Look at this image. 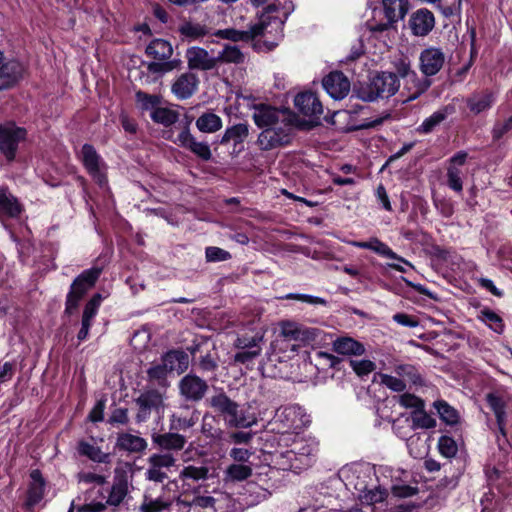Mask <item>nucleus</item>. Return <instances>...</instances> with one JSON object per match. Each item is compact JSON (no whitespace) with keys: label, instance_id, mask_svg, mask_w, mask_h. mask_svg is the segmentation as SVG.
<instances>
[{"label":"nucleus","instance_id":"39448f33","mask_svg":"<svg viewBox=\"0 0 512 512\" xmlns=\"http://www.w3.org/2000/svg\"><path fill=\"white\" fill-rule=\"evenodd\" d=\"M26 130L13 122L0 125V152L7 161L15 159L19 143L26 138Z\"/></svg>","mask_w":512,"mask_h":512},{"label":"nucleus","instance_id":"ea45409f","mask_svg":"<svg viewBox=\"0 0 512 512\" xmlns=\"http://www.w3.org/2000/svg\"><path fill=\"white\" fill-rule=\"evenodd\" d=\"M146 54L156 60H167L173 54L171 44L163 39H155L146 48Z\"/></svg>","mask_w":512,"mask_h":512},{"label":"nucleus","instance_id":"5fc2aeb1","mask_svg":"<svg viewBox=\"0 0 512 512\" xmlns=\"http://www.w3.org/2000/svg\"><path fill=\"white\" fill-rule=\"evenodd\" d=\"M447 185L455 192H461L463 189L462 171L453 165L447 168Z\"/></svg>","mask_w":512,"mask_h":512},{"label":"nucleus","instance_id":"72a5a7b5","mask_svg":"<svg viewBox=\"0 0 512 512\" xmlns=\"http://www.w3.org/2000/svg\"><path fill=\"white\" fill-rule=\"evenodd\" d=\"M129 493V483L125 476L115 477L106 504L118 507Z\"/></svg>","mask_w":512,"mask_h":512},{"label":"nucleus","instance_id":"338daca9","mask_svg":"<svg viewBox=\"0 0 512 512\" xmlns=\"http://www.w3.org/2000/svg\"><path fill=\"white\" fill-rule=\"evenodd\" d=\"M398 402L401 406L405 408H412L414 410H418L420 408H424V402L419 397L414 394L404 393L397 397Z\"/></svg>","mask_w":512,"mask_h":512},{"label":"nucleus","instance_id":"aec40b11","mask_svg":"<svg viewBox=\"0 0 512 512\" xmlns=\"http://www.w3.org/2000/svg\"><path fill=\"white\" fill-rule=\"evenodd\" d=\"M179 506L185 509V512H214V495H194L190 498L188 495L179 497L177 500Z\"/></svg>","mask_w":512,"mask_h":512},{"label":"nucleus","instance_id":"49530a36","mask_svg":"<svg viewBox=\"0 0 512 512\" xmlns=\"http://www.w3.org/2000/svg\"><path fill=\"white\" fill-rule=\"evenodd\" d=\"M218 63H233L241 64L245 60V55L236 45H225L218 56H216Z\"/></svg>","mask_w":512,"mask_h":512},{"label":"nucleus","instance_id":"6e6552de","mask_svg":"<svg viewBox=\"0 0 512 512\" xmlns=\"http://www.w3.org/2000/svg\"><path fill=\"white\" fill-rule=\"evenodd\" d=\"M309 422V417L298 405L280 407L275 413V423H279L285 432L290 430L298 432L306 427Z\"/></svg>","mask_w":512,"mask_h":512},{"label":"nucleus","instance_id":"6ab92c4d","mask_svg":"<svg viewBox=\"0 0 512 512\" xmlns=\"http://www.w3.org/2000/svg\"><path fill=\"white\" fill-rule=\"evenodd\" d=\"M177 143L203 160H209L212 156L210 147L205 142L196 141L195 137L190 133L188 124L183 128L177 137Z\"/></svg>","mask_w":512,"mask_h":512},{"label":"nucleus","instance_id":"bf43d9fd","mask_svg":"<svg viewBox=\"0 0 512 512\" xmlns=\"http://www.w3.org/2000/svg\"><path fill=\"white\" fill-rule=\"evenodd\" d=\"M440 453L447 457H454L458 451L456 442L449 436H441L438 442Z\"/></svg>","mask_w":512,"mask_h":512},{"label":"nucleus","instance_id":"c9c22d12","mask_svg":"<svg viewBox=\"0 0 512 512\" xmlns=\"http://www.w3.org/2000/svg\"><path fill=\"white\" fill-rule=\"evenodd\" d=\"M384 15L390 22L403 19L409 10L408 0H383Z\"/></svg>","mask_w":512,"mask_h":512},{"label":"nucleus","instance_id":"680f3d73","mask_svg":"<svg viewBox=\"0 0 512 512\" xmlns=\"http://www.w3.org/2000/svg\"><path fill=\"white\" fill-rule=\"evenodd\" d=\"M393 431L397 436L402 439H406L409 434L413 431L411 429V423L409 417H401L393 421L392 424Z\"/></svg>","mask_w":512,"mask_h":512},{"label":"nucleus","instance_id":"f8f14e48","mask_svg":"<svg viewBox=\"0 0 512 512\" xmlns=\"http://www.w3.org/2000/svg\"><path fill=\"white\" fill-rule=\"evenodd\" d=\"M180 395L188 401L199 402L201 401L207 391V382L195 374H187L179 381Z\"/></svg>","mask_w":512,"mask_h":512},{"label":"nucleus","instance_id":"7c9ffc66","mask_svg":"<svg viewBox=\"0 0 512 512\" xmlns=\"http://www.w3.org/2000/svg\"><path fill=\"white\" fill-rule=\"evenodd\" d=\"M452 112L453 108L450 106H445L435 111L432 115L423 120L416 131L424 135L432 133Z\"/></svg>","mask_w":512,"mask_h":512},{"label":"nucleus","instance_id":"09e8293b","mask_svg":"<svg viewBox=\"0 0 512 512\" xmlns=\"http://www.w3.org/2000/svg\"><path fill=\"white\" fill-rule=\"evenodd\" d=\"M151 118L156 123L162 124L164 126H170L177 121L178 113L169 108L156 107L151 112Z\"/></svg>","mask_w":512,"mask_h":512},{"label":"nucleus","instance_id":"0eeeda50","mask_svg":"<svg viewBox=\"0 0 512 512\" xmlns=\"http://www.w3.org/2000/svg\"><path fill=\"white\" fill-rule=\"evenodd\" d=\"M318 452V442L314 439H297L291 450L284 455L290 460V468L299 469L300 465L310 466Z\"/></svg>","mask_w":512,"mask_h":512},{"label":"nucleus","instance_id":"a211bd4d","mask_svg":"<svg viewBox=\"0 0 512 512\" xmlns=\"http://www.w3.org/2000/svg\"><path fill=\"white\" fill-rule=\"evenodd\" d=\"M188 67L192 70L208 71L217 66V59L200 47H191L186 51Z\"/></svg>","mask_w":512,"mask_h":512},{"label":"nucleus","instance_id":"7ed1b4c3","mask_svg":"<svg viewBox=\"0 0 512 512\" xmlns=\"http://www.w3.org/2000/svg\"><path fill=\"white\" fill-rule=\"evenodd\" d=\"M101 273V268L93 267L83 271L74 279L65 301V313L67 315H72L78 309L80 301L95 285Z\"/></svg>","mask_w":512,"mask_h":512},{"label":"nucleus","instance_id":"e2e57ef3","mask_svg":"<svg viewBox=\"0 0 512 512\" xmlns=\"http://www.w3.org/2000/svg\"><path fill=\"white\" fill-rule=\"evenodd\" d=\"M205 257L207 262H221L231 258V254L219 247L210 246L205 250Z\"/></svg>","mask_w":512,"mask_h":512},{"label":"nucleus","instance_id":"ddd939ff","mask_svg":"<svg viewBox=\"0 0 512 512\" xmlns=\"http://www.w3.org/2000/svg\"><path fill=\"white\" fill-rule=\"evenodd\" d=\"M446 57L441 48L428 47L419 55V69L426 77L436 75L443 68Z\"/></svg>","mask_w":512,"mask_h":512},{"label":"nucleus","instance_id":"a878e982","mask_svg":"<svg viewBox=\"0 0 512 512\" xmlns=\"http://www.w3.org/2000/svg\"><path fill=\"white\" fill-rule=\"evenodd\" d=\"M431 86V81L429 77H420L416 72L413 73V76H410L406 81H404V90L408 91L406 98L403 99V102H410L417 99L423 93H425L429 87Z\"/></svg>","mask_w":512,"mask_h":512},{"label":"nucleus","instance_id":"2f4dec72","mask_svg":"<svg viewBox=\"0 0 512 512\" xmlns=\"http://www.w3.org/2000/svg\"><path fill=\"white\" fill-rule=\"evenodd\" d=\"M486 401L494 412L497 425L500 433L505 436V424H506V402L504 398L497 393H489L486 396Z\"/></svg>","mask_w":512,"mask_h":512},{"label":"nucleus","instance_id":"c03bdc74","mask_svg":"<svg viewBox=\"0 0 512 512\" xmlns=\"http://www.w3.org/2000/svg\"><path fill=\"white\" fill-rule=\"evenodd\" d=\"M225 481L241 482L252 475L251 464L233 463L229 465L225 472Z\"/></svg>","mask_w":512,"mask_h":512},{"label":"nucleus","instance_id":"58836bf2","mask_svg":"<svg viewBox=\"0 0 512 512\" xmlns=\"http://www.w3.org/2000/svg\"><path fill=\"white\" fill-rule=\"evenodd\" d=\"M30 477L31 484L28 489V504L36 505L42 500L44 496L45 481L39 470H33L30 474Z\"/></svg>","mask_w":512,"mask_h":512},{"label":"nucleus","instance_id":"052dcab7","mask_svg":"<svg viewBox=\"0 0 512 512\" xmlns=\"http://www.w3.org/2000/svg\"><path fill=\"white\" fill-rule=\"evenodd\" d=\"M380 382L395 392H403L406 389V383L398 376L380 374Z\"/></svg>","mask_w":512,"mask_h":512},{"label":"nucleus","instance_id":"864d4df0","mask_svg":"<svg viewBox=\"0 0 512 512\" xmlns=\"http://www.w3.org/2000/svg\"><path fill=\"white\" fill-rule=\"evenodd\" d=\"M179 32L181 35L191 39L203 37L208 33L205 26L192 22H185L182 24L179 27Z\"/></svg>","mask_w":512,"mask_h":512},{"label":"nucleus","instance_id":"5701e85b","mask_svg":"<svg viewBox=\"0 0 512 512\" xmlns=\"http://www.w3.org/2000/svg\"><path fill=\"white\" fill-rule=\"evenodd\" d=\"M102 296L95 294L86 304L82 313L81 328L77 334L79 341H84L89 335V330L92 325V321L98 313V309L101 305Z\"/></svg>","mask_w":512,"mask_h":512},{"label":"nucleus","instance_id":"69168bd1","mask_svg":"<svg viewBox=\"0 0 512 512\" xmlns=\"http://www.w3.org/2000/svg\"><path fill=\"white\" fill-rule=\"evenodd\" d=\"M350 366L358 376H365L375 370L376 365L371 360H351Z\"/></svg>","mask_w":512,"mask_h":512},{"label":"nucleus","instance_id":"9d476101","mask_svg":"<svg viewBox=\"0 0 512 512\" xmlns=\"http://www.w3.org/2000/svg\"><path fill=\"white\" fill-rule=\"evenodd\" d=\"M252 118L255 124L263 129L290 122L284 111L267 104L254 105Z\"/></svg>","mask_w":512,"mask_h":512},{"label":"nucleus","instance_id":"c756f323","mask_svg":"<svg viewBox=\"0 0 512 512\" xmlns=\"http://www.w3.org/2000/svg\"><path fill=\"white\" fill-rule=\"evenodd\" d=\"M162 362L169 372L183 373L189 365V356L182 350H170L162 356Z\"/></svg>","mask_w":512,"mask_h":512},{"label":"nucleus","instance_id":"de8ad7c7","mask_svg":"<svg viewBox=\"0 0 512 512\" xmlns=\"http://www.w3.org/2000/svg\"><path fill=\"white\" fill-rule=\"evenodd\" d=\"M411 429H430L436 426V421L433 417L424 411V408L413 410L410 417Z\"/></svg>","mask_w":512,"mask_h":512},{"label":"nucleus","instance_id":"4468645a","mask_svg":"<svg viewBox=\"0 0 512 512\" xmlns=\"http://www.w3.org/2000/svg\"><path fill=\"white\" fill-rule=\"evenodd\" d=\"M265 15L262 16L259 23L253 25L248 30H236V29H223L218 30L215 35L222 39H228L234 42L237 41H249L258 36L265 35L266 29L270 23H267Z\"/></svg>","mask_w":512,"mask_h":512},{"label":"nucleus","instance_id":"f03ea898","mask_svg":"<svg viewBox=\"0 0 512 512\" xmlns=\"http://www.w3.org/2000/svg\"><path fill=\"white\" fill-rule=\"evenodd\" d=\"M400 82L391 72H381L372 77L368 83L361 85L356 93L359 99L373 102L379 98H389L397 93Z\"/></svg>","mask_w":512,"mask_h":512},{"label":"nucleus","instance_id":"c85d7f7f","mask_svg":"<svg viewBox=\"0 0 512 512\" xmlns=\"http://www.w3.org/2000/svg\"><path fill=\"white\" fill-rule=\"evenodd\" d=\"M210 469L205 463L188 464L179 472V479L183 483L205 481L209 478Z\"/></svg>","mask_w":512,"mask_h":512},{"label":"nucleus","instance_id":"6e6d98bb","mask_svg":"<svg viewBox=\"0 0 512 512\" xmlns=\"http://www.w3.org/2000/svg\"><path fill=\"white\" fill-rule=\"evenodd\" d=\"M135 97L137 103L143 110H154L160 103V97L158 95L147 94L143 91H137Z\"/></svg>","mask_w":512,"mask_h":512},{"label":"nucleus","instance_id":"0e129e2a","mask_svg":"<svg viewBox=\"0 0 512 512\" xmlns=\"http://www.w3.org/2000/svg\"><path fill=\"white\" fill-rule=\"evenodd\" d=\"M169 507H170V502L165 501L161 498H157V499L145 500L142 503L140 510L142 512H161L163 510L168 509Z\"/></svg>","mask_w":512,"mask_h":512},{"label":"nucleus","instance_id":"cd10ccee","mask_svg":"<svg viewBox=\"0 0 512 512\" xmlns=\"http://www.w3.org/2000/svg\"><path fill=\"white\" fill-rule=\"evenodd\" d=\"M22 212V206L8 188H0V218H16Z\"/></svg>","mask_w":512,"mask_h":512},{"label":"nucleus","instance_id":"473e14b6","mask_svg":"<svg viewBox=\"0 0 512 512\" xmlns=\"http://www.w3.org/2000/svg\"><path fill=\"white\" fill-rule=\"evenodd\" d=\"M147 445V441L144 438L130 433H120L116 441V446L120 450L130 453L143 452Z\"/></svg>","mask_w":512,"mask_h":512},{"label":"nucleus","instance_id":"f3484780","mask_svg":"<svg viewBox=\"0 0 512 512\" xmlns=\"http://www.w3.org/2000/svg\"><path fill=\"white\" fill-rule=\"evenodd\" d=\"M435 26V17L433 13L426 9L421 8L413 12L409 19V27L415 36L428 35Z\"/></svg>","mask_w":512,"mask_h":512},{"label":"nucleus","instance_id":"4c0bfd02","mask_svg":"<svg viewBox=\"0 0 512 512\" xmlns=\"http://www.w3.org/2000/svg\"><path fill=\"white\" fill-rule=\"evenodd\" d=\"M249 135V126L246 123H238L226 128L220 143L226 145L233 143L235 146L244 142Z\"/></svg>","mask_w":512,"mask_h":512},{"label":"nucleus","instance_id":"bb28decb","mask_svg":"<svg viewBox=\"0 0 512 512\" xmlns=\"http://www.w3.org/2000/svg\"><path fill=\"white\" fill-rule=\"evenodd\" d=\"M334 352L346 356H361L365 353V347L362 343L352 337H338L332 343Z\"/></svg>","mask_w":512,"mask_h":512},{"label":"nucleus","instance_id":"a19ab883","mask_svg":"<svg viewBox=\"0 0 512 512\" xmlns=\"http://www.w3.org/2000/svg\"><path fill=\"white\" fill-rule=\"evenodd\" d=\"M222 119L213 112H206L196 120V127L203 133H215L222 128Z\"/></svg>","mask_w":512,"mask_h":512},{"label":"nucleus","instance_id":"dca6fc26","mask_svg":"<svg viewBox=\"0 0 512 512\" xmlns=\"http://www.w3.org/2000/svg\"><path fill=\"white\" fill-rule=\"evenodd\" d=\"M24 71L23 64L14 58L0 65V90L15 86L23 78Z\"/></svg>","mask_w":512,"mask_h":512},{"label":"nucleus","instance_id":"79ce46f5","mask_svg":"<svg viewBox=\"0 0 512 512\" xmlns=\"http://www.w3.org/2000/svg\"><path fill=\"white\" fill-rule=\"evenodd\" d=\"M78 452L80 455L86 456L90 460L97 462V463H109L110 462V454L104 453L102 450L94 446L93 444H90L86 441H80L78 443Z\"/></svg>","mask_w":512,"mask_h":512},{"label":"nucleus","instance_id":"b1692460","mask_svg":"<svg viewBox=\"0 0 512 512\" xmlns=\"http://www.w3.org/2000/svg\"><path fill=\"white\" fill-rule=\"evenodd\" d=\"M200 412L195 408L188 406L181 409L179 412H175L170 417V428L171 430H188L192 428L199 420Z\"/></svg>","mask_w":512,"mask_h":512},{"label":"nucleus","instance_id":"603ef678","mask_svg":"<svg viewBox=\"0 0 512 512\" xmlns=\"http://www.w3.org/2000/svg\"><path fill=\"white\" fill-rule=\"evenodd\" d=\"M214 512H231L235 505L234 499L228 493L213 491Z\"/></svg>","mask_w":512,"mask_h":512},{"label":"nucleus","instance_id":"37998d69","mask_svg":"<svg viewBox=\"0 0 512 512\" xmlns=\"http://www.w3.org/2000/svg\"><path fill=\"white\" fill-rule=\"evenodd\" d=\"M494 102V96L490 92L475 94L467 99V106L474 114L488 110Z\"/></svg>","mask_w":512,"mask_h":512},{"label":"nucleus","instance_id":"9b49d317","mask_svg":"<svg viewBox=\"0 0 512 512\" xmlns=\"http://www.w3.org/2000/svg\"><path fill=\"white\" fill-rule=\"evenodd\" d=\"M135 402L139 408L135 419L138 423H141L150 417L152 410H159L164 407V395L156 389H149L143 391L135 399Z\"/></svg>","mask_w":512,"mask_h":512},{"label":"nucleus","instance_id":"8fccbe9b","mask_svg":"<svg viewBox=\"0 0 512 512\" xmlns=\"http://www.w3.org/2000/svg\"><path fill=\"white\" fill-rule=\"evenodd\" d=\"M396 375L404 380V382H410L413 384H418L421 382V377L415 366L410 364H400L395 366L394 369Z\"/></svg>","mask_w":512,"mask_h":512},{"label":"nucleus","instance_id":"2eb2a0df","mask_svg":"<svg viewBox=\"0 0 512 512\" xmlns=\"http://www.w3.org/2000/svg\"><path fill=\"white\" fill-rule=\"evenodd\" d=\"M322 85L326 92L336 100L343 99L350 91V81L340 71L330 72L323 78Z\"/></svg>","mask_w":512,"mask_h":512},{"label":"nucleus","instance_id":"3c124183","mask_svg":"<svg viewBox=\"0 0 512 512\" xmlns=\"http://www.w3.org/2000/svg\"><path fill=\"white\" fill-rule=\"evenodd\" d=\"M440 418L448 425H454L459 420L458 412L444 401H437L434 404Z\"/></svg>","mask_w":512,"mask_h":512},{"label":"nucleus","instance_id":"20e7f679","mask_svg":"<svg viewBox=\"0 0 512 512\" xmlns=\"http://www.w3.org/2000/svg\"><path fill=\"white\" fill-rule=\"evenodd\" d=\"M293 126L290 122L263 129L257 138L260 150L270 151L285 145L292 140Z\"/></svg>","mask_w":512,"mask_h":512},{"label":"nucleus","instance_id":"4be33fe9","mask_svg":"<svg viewBox=\"0 0 512 512\" xmlns=\"http://www.w3.org/2000/svg\"><path fill=\"white\" fill-rule=\"evenodd\" d=\"M280 336L285 341H307L315 339L316 331L303 328L296 322L283 321L280 323Z\"/></svg>","mask_w":512,"mask_h":512},{"label":"nucleus","instance_id":"f257e3e1","mask_svg":"<svg viewBox=\"0 0 512 512\" xmlns=\"http://www.w3.org/2000/svg\"><path fill=\"white\" fill-rule=\"evenodd\" d=\"M206 404L219 416L223 417L225 423L233 428H250L257 423L254 414L241 409L240 405L232 400L223 389H218L206 400Z\"/></svg>","mask_w":512,"mask_h":512},{"label":"nucleus","instance_id":"a18cd8bd","mask_svg":"<svg viewBox=\"0 0 512 512\" xmlns=\"http://www.w3.org/2000/svg\"><path fill=\"white\" fill-rule=\"evenodd\" d=\"M367 249L374 251L375 253L404 263L405 265L412 267L410 262L405 260L403 257L397 255L387 244L380 241L378 238H372L368 241Z\"/></svg>","mask_w":512,"mask_h":512},{"label":"nucleus","instance_id":"1a4fd4ad","mask_svg":"<svg viewBox=\"0 0 512 512\" xmlns=\"http://www.w3.org/2000/svg\"><path fill=\"white\" fill-rule=\"evenodd\" d=\"M80 153L82 163L87 172L100 186L106 185V164L95 148L90 144H84Z\"/></svg>","mask_w":512,"mask_h":512},{"label":"nucleus","instance_id":"4d7b16f0","mask_svg":"<svg viewBox=\"0 0 512 512\" xmlns=\"http://www.w3.org/2000/svg\"><path fill=\"white\" fill-rule=\"evenodd\" d=\"M480 318L483 322L487 323L490 326V328H492L495 332L501 333L503 331L504 325L502 319L492 310H482Z\"/></svg>","mask_w":512,"mask_h":512},{"label":"nucleus","instance_id":"412c9836","mask_svg":"<svg viewBox=\"0 0 512 512\" xmlns=\"http://www.w3.org/2000/svg\"><path fill=\"white\" fill-rule=\"evenodd\" d=\"M294 105L304 116L319 117L322 112V104L312 92H302L295 96Z\"/></svg>","mask_w":512,"mask_h":512},{"label":"nucleus","instance_id":"393cba45","mask_svg":"<svg viewBox=\"0 0 512 512\" xmlns=\"http://www.w3.org/2000/svg\"><path fill=\"white\" fill-rule=\"evenodd\" d=\"M198 79L191 73L179 76L172 85L173 94L180 100L190 98L197 89Z\"/></svg>","mask_w":512,"mask_h":512},{"label":"nucleus","instance_id":"423d86ee","mask_svg":"<svg viewBox=\"0 0 512 512\" xmlns=\"http://www.w3.org/2000/svg\"><path fill=\"white\" fill-rule=\"evenodd\" d=\"M175 465L176 458L171 453H154L147 459L145 478L155 483H163L169 478V473Z\"/></svg>","mask_w":512,"mask_h":512},{"label":"nucleus","instance_id":"e433bc0d","mask_svg":"<svg viewBox=\"0 0 512 512\" xmlns=\"http://www.w3.org/2000/svg\"><path fill=\"white\" fill-rule=\"evenodd\" d=\"M265 330L262 327H257L249 334L247 331L239 334L235 340V346L238 349H254L261 348V343L264 340Z\"/></svg>","mask_w":512,"mask_h":512},{"label":"nucleus","instance_id":"13d9d810","mask_svg":"<svg viewBox=\"0 0 512 512\" xmlns=\"http://www.w3.org/2000/svg\"><path fill=\"white\" fill-rule=\"evenodd\" d=\"M178 61L170 60V61H158V62H150L147 65V69L149 72L153 74H165L177 67Z\"/></svg>","mask_w":512,"mask_h":512},{"label":"nucleus","instance_id":"f704fd0d","mask_svg":"<svg viewBox=\"0 0 512 512\" xmlns=\"http://www.w3.org/2000/svg\"><path fill=\"white\" fill-rule=\"evenodd\" d=\"M153 441L161 449L167 451L182 450L186 444V438L178 433H164L153 436Z\"/></svg>","mask_w":512,"mask_h":512},{"label":"nucleus","instance_id":"774afa93","mask_svg":"<svg viewBox=\"0 0 512 512\" xmlns=\"http://www.w3.org/2000/svg\"><path fill=\"white\" fill-rule=\"evenodd\" d=\"M169 370L166 368L165 364L161 361L160 364H156L151 366L147 370V375L150 380H155L159 384H161L168 374Z\"/></svg>","mask_w":512,"mask_h":512}]
</instances>
